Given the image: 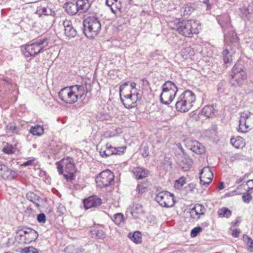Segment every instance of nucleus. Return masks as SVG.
Listing matches in <instances>:
<instances>
[{
  "mask_svg": "<svg viewBox=\"0 0 253 253\" xmlns=\"http://www.w3.org/2000/svg\"><path fill=\"white\" fill-rule=\"evenodd\" d=\"M172 28L179 34L186 37H191L193 34L199 32V25L193 20H176Z\"/></svg>",
  "mask_w": 253,
  "mask_h": 253,
  "instance_id": "obj_1",
  "label": "nucleus"
},
{
  "mask_svg": "<svg viewBox=\"0 0 253 253\" xmlns=\"http://www.w3.org/2000/svg\"><path fill=\"white\" fill-rule=\"evenodd\" d=\"M56 165L59 174H63L67 181H71L75 179L76 169L72 158L67 157L62 159L56 162Z\"/></svg>",
  "mask_w": 253,
  "mask_h": 253,
  "instance_id": "obj_2",
  "label": "nucleus"
},
{
  "mask_svg": "<svg viewBox=\"0 0 253 253\" xmlns=\"http://www.w3.org/2000/svg\"><path fill=\"white\" fill-rule=\"evenodd\" d=\"M195 100V94L190 90H186L178 97L175 108L177 111L187 112L192 108Z\"/></svg>",
  "mask_w": 253,
  "mask_h": 253,
  "instance_id": "obj_3",
  "label": "nucleus"
},
{
  "mask_svg": "<svg viewBox=\"0 0 253 253\" xmlns=\"http://www.w3.org/2000/svg\"><path fill=\"white\" fill-rule=\"evenodd\" d=\"M48 44V40L47 38H41L31 44L25 45L22 49V52L26 57H34L42 52Z\"/></svg>",
  "mask_w": 253,
  "mask_h": 253,
  "instance_id": "obj_4",
  "label": "nucleus"
},
{
  "mask_svg": "<svg viewBox=\"0 0 253 253\" xmlns=\"http://www.w3.org/2000/svg\"><path fill=\"white\" fill-rule=\"evenodd\" d=\"M84 34L88 38H93L98 35L101 24L99 18L96 16L86 17L84 21Z\"/></svg>",
  "mask_w": 253,
  "mask_h": 253,
  "instance_id": "obj_5",
  "label": "nucleus"
},
{
  "mask_svg": "<svg viewBox=\"0 0 253 253\" xmlns=\"http://www.w3.org/2000/svg\"><path fill=\"white\" fill-rule=\"evenodd\" d=\"M218 21L224 33L225 42H230L232 43H237L238 38L236 33L231 29L229 16L228 15H223L218 18Z\"/></svg>",
  "mask_w": 253,
  "mask_h": 253,
  "instance_id": "obj_6",
  "label": "nucleus"
},
{
  "mask_svg": "<svg viewBox=\"0 0 253 253\" xmlns=\"http://www.w3.org/2000/svg\"><path fill=\"white\" fill-rule=\"evenodd\" d=\"M178 91V88L174 83L168 81L162 86V91L160 95L161 102L166 105H169L175 98Z\"/></svg>",
  "mask_w": 253,
  "mask_h": 253,
  "instance_id": "obj_7",
  "label": "nucleus"
},
{
  "mask_svg": "<svg viewBox=\"0 0 253 253\" xmlns=\"http://www.w3.org/2000/svg\"><path fill=\"white\" fill-rule=\"evenodd\" d=\"M155 199L162 207H171L175 204L173 194L168 191L159 193L156 196Z\"/></svg>",
  "mask_w": 253,
  "mask_h": 253,
  "instance_id": "obj_8",
  "label": "nucleus"
},
{
  "mask_svg": "<svg viewBox=\"0 0 253 253\" xmlns=\"http://www.w3.org/2000/svg\"><path fill=\"white\" fill-rule=\"evenodd\" d=\"M114 179V173L107 169L101 172L96 177V182L97 186L103 188L110 185Z\"/></svg>",
  "mask_w": 253,
  "mask_h": 253,
  "instance_id": "obj_9",
  "label": "nucleus"
},
{
  "mask_svg": "<svg viewBox=\"0 0 253 253\" xmlns=\"http://www.w3.org/2000/svg\"><path fill=\"white\" fill-rule=\"evenodd\" d=\"M231 77V83L233 85H239L246 79V73L239 65L235 64L232 68Z\"/></svg>",
  "mask_w": 253,
  "mask_h": 253,
  "instance_id": "obj_10",
  "label": "nucleus"
},
{
  "mask_svg": "<svg viewBox=\"0 0 253 253\" xmlns=\"http://www.w3.org/2000/svg\"><path fill=\"white\" fill-rule=\"evenodd\" d=\"M126 149V146L114 147L111 144L107 143L106 150L101 149L99 153L102 157H108L113 155H122L124 154Z\"/></svg>",
  "mask_w": 253,
  "mask_h": 253,
  "instance_id": "obj_11",
  "label": "nucleus"
},
{
  "mask_svg": "<svg viewBox=\"0 0 253 253\" xmlns=\"http://www.w3.org/2000/svg\"><path fill=\"white\" fill-rule=\"evenodd\" d=\"M138 93L136 95L132 94L131 92L129 93H124L123 95H120L121 102L124 106L127 109L132 108L136 106V102L138 99Z\"/></svg>",
  "mask_w": 253,
  "mask_h": 253,
  "instance_id": "obj_12",
  "label": "nucleus"
},
{
  "mask_svg": "<svg viewBox=\"0 0 253 253\" xmlns=\"http://www.w3.org/2000/svg\"><path fill=\"white\" fill-rule=\"evenodd\" d=\"M178 149L180 152L177 155V159L180 162L184 171H188L192 165V160L184 152L183 148L180 145Z\"/></svg>",
  "mask_w": 253,
  "mask_h": 253,
  "instance_id": "obj_13",
  "label": "nucleus"
},
{
  "mask_svg": "<svg viewBox=\"0 0 253 253\" xmlns=\"http://www.w3.org/2000/svg\"><path fill=\"white\" fill-rule=\"evenodd\" d=\"M58 96L62 101L67 104H73L76 102L70 86L61 89L58 93Z\"/></svg>",
  "mask_w": 253,
  "mask_h": 253,
  "instance_id": "obj_14",
  "label": "nucleus"
},
{
  "mask_svg": "<svg viewBox=\"0 0 253 253\" xmlns=\"http://www.w3.org/2000/svg\"><path fill=\"white\" fill-rule=\"evenodd\" d=\"M18 175L17 172L11 169L7 166L0 162V176L3 179L11 180L15 178Z\"/></svg>",
  "mask_w": 253,
  "mask_h": 253,
  "instance_id": "obj_15",
  "label": "nucleus"
},
{
  "mask_svg": "<svg viewBox=\"0 0 253 253\" xmlns=\"http://www.w3.org/2000/svg\"><path fill=\"white\" fill-rule=\"evenodd\" d=\"M200 182L203 185H209L211 181L213 174L209 167H204L200 171Z\"/></svg>",
  "mask_w": 253,
  "mask_h": 253,
  "instance_id": "obj_16",
  "label": "nucleus"
},
{
  "mask_svg": "<svg viewBox=\"0 0 253 253\" xmlns=\"http://www.w3.org/2000/svg\"><path fill=\"white\" fill-rule=\"evenodd\" d=\"M206 211L205 207L201 204H196L190 211V217L194 220L199 219Z\"/></svg>",
  "mask_w": 253,
  "mask_h": 253,
  "instance_id": "obj_17",
  "label": "nucleus"
},
{
  "mask_svg": "<svg viewBox=\"0 0 253 253\" xmlns=\"http://www.w3.org/2000/svg\"><path fill=\"white\" fill-rule=\"evenodd\" d=\"M62 24L64 28V35L66 37L71 39L76 37L77 32L70 20L66 19L63 21Z\"/></svg>",
  "mask_w": 253,
  "mask_h": 253,
  "instance_id": "obj_18",
  "label": "nucleus"
},
{
  "mask_svg": "<svg viewBox=\"0 0 253 253\" xmlns=\"http://www.w3.org/2000/svg\"><path fill=\"white\" fill-rule=\"evenodd\" d=\"M84 204V208L89 209L99 206L102 204V200L96 196H92L85 199Z\"/></svg>",
  "mask_w": 253,
  "mask_h": 253,
  "instance_id": "obj_19",
  "label": "nucleus"
},
{
  "mask_svg": "<svg viewBox=\"0 0 253 253\" xmlns=\"http://www.w3.org/2000/svg\"><path fill=\"white\" fill-rule=\"evenodd\" d=\"M36 14L38 15L40 17H42L43 16H55L56 14L54 11L52 10L48 6L43 5L37 7Z\"/></svg>",
  "mask_w": 253,
  "mask_h": 253,
  "instance_id": "obj_20",
  "label": "nucleus"
},
{
  "mask_svg": "<svg viewBox=\"0 0 253 253\" xmlns=\"http://www.w3.org/2000/svg\"><path fill=\"white\" fill-rule=\"evenodd\" d=\"M70 87L76 102L84 95L85 93L84 86L83 85H75L71 86Z\"/></svg>",
  "mask_w": 253,
  "mask_h": 253,
  "instance_id": "obj_21",
  "label": "nucleus"
},
{
  "mask_svg": "<svg viewBox=\"0 0 253 253\" xmlns=\"http://www.w3.org/2000/svg\"><path fill=\"white\" fill-rule=\"evenodd\" d=\"M132 172L136 179L145 178L149 173L148 170L141 167L134 168L132 170Z\"/></svg>",
  "mask_w": 253,
  "mask_h": 253,
  "instance_id": "obj_22",
  "label": "nucleus"
},
{
  "mask_svg": "<svg viewBox=\"0 0 253 253\" xmlns=\"http://www.w3.org/2000/svg\"><path fill=\"white\" fill-rule=\"evenodd\" d=\"M64 8L66 12L71 15H75L78 12H80V9L75 0L66 2L64 5Z\"/></svg>",
  "mask_w": 253,
  "mask_h": 253,
  "instance_id": "obj_23",
  "label": "nucleus"
},
{
  "mask_svg": "<svg viewBox=\"0 0 253 253\" xmlns=\"http://www.w3.org/2000/svg\"><path fill=\"white\" fill-rule=\"evenodd\" d=\"M197 154H202L205 151V147L198 141H192L189 148Z\"/></svg>",
  "mask_w": 253,
  "mask_h": 253,
  "instance_id": "obj_24",
  "label": "nucleus"
},
{
  "mask_svg": "<svg viewBox=\"0 0 253 253\" xmlns=\"http://www.w3.org/2000/svg\"><path fill=\"white\" fill-rule=\"evenodd\" d=\"M28 230L29 232L24 238V242L26 244H29L32 242L35 241L39 236L38 233L35 230L31 228L30 230Z\"/></svg>",
  "mask_w": 253,
  "mask_h": 253,
  "instance_id": "obj_25",
  "label": "nucleus"
},
{
  "mask_svg": "<svg viewBox=\"0 0 253 253\" xmlns=\"http://www.w3.org/2000/svg\"><path fill=\"white\" fill-rule=\"evenodd\" d=\"M230 143L237 149L243 148L246 145L245 140L240 136L231 138L230 139Z\"/></svg>",
  "mask_w": 253,
  "mask_h": 253,
  "instance_id": "obj_26",
  "label": "nucleus"
},
{
  "mask_svg": "<svg viewBox=\"0 0 253 253\" xmlns=\"http://www.w3.org/2000/svg\"><path fill=\"white\" fill-rule=\"evenodd\" d=\"M91 0H76V3L80 9V12L82 13L88 10L90 6Z\"/></svg>",
  "mask_w": 253,
  "mask_h": 253,
  "instance_id": "obj_27",
  "label": "nucleus"
},
{
  "mask_svg": "<svg viewBox=\"0 0 253 253\" xmlns=\"http://www.w3.org/2000/svg\"><path fill=\"white\" fill-rule=\"evenodd\" d=\"M18 143H15L14 146L12 144L6 143V145L2 148V152L8 155H11L14 154L16 151H18Z\"/></svg>",
  "mask_w": 253,
  "mask_h": 253,
  "instance_id": "obj_28",
  "label": "nucleus"
},
{
  "mask_svg": "<svg viewBox=\"0 0 253 253\" xmlns=\"http://www.w3.org/2000/svg\"><path fill=\"white\" fill-rule=\"evenodd\" d=\"M26 198L28 200L32 202L36 207H40V205L39 202L41 200V198L39 196L33 192H29L26 194Z\"/></svg>",
  "mask_w": 253,
  "mask_h": 253,
  "instance_id": "obj_29",
  "label": "nucleus"
},
{
  "mask_svg": "<svg viewBox=\"0 0 253 253\" xmlns=\"http://www.w3.org/2000/svg\"><path fill=\"white\" fill-rule=\"evenodd\" d=\"M29 132L35 136H40L44 133L43 126L40 125H35L31 127Z\"/></svg>",
  "mask_w": 253,
  "mask_h": 253,
  "instance_id": "obj_30",
  "label": "nucleus"
},
{
  "mask_svg": "<svg viewBox=\"0 0 253 253\" xmlns=\"http://www.w3.org/2000/svg\"><path fill=\"white\" fill-rule=\"evenodd\" d=\"M181 54L184 59H186L194 55V51L190 46L185 47L181 49Z\"/></svg>",
  "mask_w": 253,
  "mask_h": 253,
  "instance_id": "obj_31",
  "label": "nucleus"
},
{
  "mask_svg": "<svg viewBox=\"0 0 253 253\" xmlns=\"http://www.w3.org/2000/svg\"><path fill=\"white\" fill-rule=\"evenodd\" d=\"M243 240L248 247V250L251 253H253V240L248 235L244 234Z\"/></svg>",
  "mask_w": 253,
  "mask_h": 253,
  "instance_id": "obj_32",
  "label": "nucleus"
},
{
  "mask_svg": "<svg viewBox=\"0 0 253 253\" xmlns=\"http://www.w3.org/2000/svg\"><path fill=\"white\" fill-rule=\"evenodd\" d=\"M214 113V108L212 106H205L202 110V114L207 118L211 117Z\"/></svg>",
  "mask_w": 253,
  "mask_h": 253,
  "instance_id": "obj_33",
  "label": "nucleus"
},
{
  "mask_svg": "<svg viewBox=\"0 0 253 253\" xmlns=\"http://www.w3.org/2000/svg\"><path fill=\"white\" fill-rule=\"evenodd\" d=\"M217 214L219 217L229 218L232 214V211L227 208H222L217 211Z\"/></svg>",
  "mask_w": 253,
  "mask_h": 253,
  "instance_id": "obj_34",
  "label": "nucleus"
},
{
  "mask_svg": "<svg viewBox=\"0 0 253 253\" xmlns=\"http://www.w3.org/2000/svg\"><path fill=\"white\" fill-rule=\"evenodd\" d=\"M128 238L133 242L138 244L141 242L142 238L139 232L136 231L133 234L130 233L128 235Z\"/></svg>",
  "mask_w": 253,
  "mask_h": 253,
  "instance_id": "obj_35",
  "label": "nucleus"
},
{
  "mask_svg": "<svg viewBox=\"0 0 253 253\" xmlns=\"http://www.w3.org/2000/svg\"><path fill=\"white\" fill-rule=\"evenodd\" d=\"M92 234L97 239H104L106 237L105 233L102 229L96 228L92 231Z\"/></svg>",
  "mask_w": 253,
  "mask_h": 253,
  "instance_id": "obj_36",
  "label": "nucleus"
},
{
  "mask_svg": "<svg viewBox=\"0 0 253 253\" xmlns=\"http://www.w3.org/2000/svg\"><path fill=\"white\" fill-rule=\"evenodd\" d=\"M5 129L7 132H11L16 134H20V128L13 124H10L7 125L5 127Z\"/></svg>",
  "mask_w": 253,
  "mask_h": 253,
  "instance_id": "obj_37",
  "label": "nucleus"
},
{
  "mask_svg": "<svg viewBox=\"0 0 253 253\" xmlns=\"http://www.w3.org/2000/svg\"><path fill=\"white\" fill-rule=\"evenodd\" d=\"M112 219L117 225H119L124 222V215L122 213H117L114 215Z\"/></svg>",
  "mask_w": 253,
  "mask_h": 253,
  "instance_id": "obj_38",
  "label": "nucleus"
},
{
  "mask_svg": "<svg viewBox=\"0 0 253 253\" xmlns=\"http://www.w3.org/2000/svg\"><path fill=\"white\" fill-rule=\"evenodd\" d=\"M132 213H141L143 212V209L142 206L138 203H135L133 204L132 208Z\"/></svg>",
  "mask_w": 253,
  "mask_h": 253,
  "instance_id": "obj_39",
  "label": "nucleus"
},
{
  "mask_svg": "<svg viewBox=\"0 0 253 253\" xmlns=\"http://www.w3.org/2000/svg\"><path fill=\"white\" fill-rule=\"evenodd\" d=\"M185 183L186 178L184 176H181L175 181L174 187L176 189H180Z\"/></svg>",
  "mask_w": 253,
  "mask_h": 253,
  "instance_id": "obj_40",
  "label": "nucleus"
},
{
  "mask_svg": "<svg viewBox=\"0 0 253 253\" xmlns=\"http://www.w3.org/2000/svg\"><path fill=\"white\" fill-rule=\"evenodd\" d=\"M250 126L247 124L246 121L245 123L239 121L238 131L246 133L248 131Z\"/></svg>",
  "mask_w": 253,
  "mask_h": 253,
  "instance_id": "obj_41",
  "label": "nucleus"
},
{
  "mask_svg": "<svg viewBox=\"0 0 253 253\" xmlns=\"http://www.w3.org/2000/svg\"><path fill=\"white\" fill-rule=\"evenodd\" d=\"M21 253H39L38 250L32 247H26L21 249Z\"/></svg>",
  "mask_w": 253,
  "mask_h": 253,
  "instance_id": "obj_42",
  "label": "nucleus"
},
{
  "mask_svg": "<svg viewBox=\"0 0 253 253\" xmlns=\"http://www.w3.org/2000/svg\"><path fill=\"white\" fill-rule=\"evenodd\" d=\"M136 190L138 194H142L147 190V186L145 183H139L138 184Z\"/></svg>",
  "mask_w": 253,
  "mask_h": 253,
  "instance_id": "obj_43",
  "label": "nucleus"
},
{
  "mask_svg": "<svg viewBox=\"0 0 253 253\" xmlns=\"http://www.w3.org/2000/svg\"><path fill=\"white\" fill-rule=\"evenodd\" d=\"M223 61L224 63L227 64L231 63L232 61V58L229 55V52L228 49H225L223 52Z\"/></svg>",
  "mask_w": 253,
  "mask_h": 253,
  "instance_id": "obj_44",
  "label": "nucleus"
},
{
  "mask_svg": "<svg viewBox=\"0 0 253 253\" xmlns=\"http://www.w3.org/2000/svg\"><path fill=\"white\" fill-rule=\"evenodd\" d=\"M118 1V0H106V5L110 7L111 10V11L114 14H117V12L116 10L114 9L113 6H114V4L116 3Z\"/></svg>",
  "mask_w": 253,
  "mask_h": 253,
  "instance_id": "obj_45",
  "label": "nucleus"
},
{
  "mask_svg": "<svg viewBox=\"0 0 253 253\" xmlns=\"http://www.w3.org/2000/svg\"><path fill=\"white\" fill-rule=\"evenodd\" d=\"M202 231V228L200 226H197L194 228L191 231L190 236L192 238L196 237L198 234Z\"/></svg>",
  "mask_w": 253,
  "mask_h": 253,
  "instance_id": "obj_46",
  "label": "nucleus"
},
{
  "mask_svg": "<svg viewBox=\"0 0 253 253\" xmlns=\"http://www.w3.org/2000/svg\"><path fill=\"white\" fill-rule=\"evenodd\" d=\"M114 6H116V10L117 12V14H115L118 16H120L122 13V4L121 1L118 0L114 4Z\"/></svg>",
  "mask_w": 253,
  "mask_h": 253,
  "instance_id": "obj_47",
  "label": "nucleus"
},
{
  "mask_svg": "<svg viewBox=\"0 0 253 253\" xmlns=\"http://www.w3.org/2000/svg\"><path fill=\"white\" fill-rule=\"evenodd\" d=\"M242 200L245 203H249L252 200V196L250 193H244L242 196Z\"/></svg>",
  "mask_w": 253,
  "mask_h": 253,
  "instance_id": "obj_48",
  "label": "nucleus"
},
{
  "mask_svg": "<svg viewBox=\"0 0 253 253\" xmlns=\"http://www.w3.org/2000/svg\"><path fill=\"white\" fill-rule=\"evenodd\" d=\"M241 15L242 17H246L250 13L248 7H243L240 9Z\"/></svg>",
  "mask_w": 253,
  "mask_h": 253,
  "instance_id": "obj_49",
  "label": "nucleus"
},
{
  "mask_svg": "<svg viewBox=\"0 0 253 253\" xmlns=\"http://www.w3.org/2000/svg\"><path fill=\"white\" fill-rule=\"evenodd\" d=\"M37 220L40 223H45L46 221L45 215L44 213H41L38 215L37 216Z\"/></svg>",
  "mask_w": 253,
  "mask_h": 253,
  "instance_id": "obj_50",
  "label": "nucleus"
},
{
  "mask_svg": "<svg viewBox=\"0 0 253 253\" xmlns=\"http://www.w3.org/2000/svg\"><path fill=\"white\" fill-rule=\"evenodd\" d=\"M250 113L243 112L241 115V118L239 121L245 123V121H246L250 117Z\"/></svg>",
  "mask_w": 253,
  "mask_h": 253,
  "instance_id": "obj_51",
  "label": "nucleus"
},
{
  "mask_svg": "<svg viewBox=\"0 0 253 253\" xmlns=\"http://www.w3.org/2000/svg\"><path fill=\"white\" fill-rule=\"evenodd\" d=\"M35 161V159L32 158L29 160H28L27 161L23 163L21 166L22 167H27L29 166H32L34 165Z\"/></svg>",
  "mask_w": 253,
  "mask_h": 253,
  "instance_id": "obj_52",
  "label": "nucleus"
},
{
  "mask_svg": "<svg viewBox=\"0 0 253 253\" xmlns=\"http://www.w3.org/2000/svg\"><path fill=\"white\" fill-rule=\"evenodd\" d=\"M30 228H23L21 230H19V231L21 232V233L19 234V235L20 237H24V238H25V236L28 234V232H29L28 230H30Z\"/></svg>",
  "mask_w": 253,
  "mask_h": 253,
  "instance_id": "obj_53",
  "label": "nucleus"
},
{
  "mask_svg": "<svg viewBox=\"0 0 253 253\" xmlns=\"http://www.w3.org/2000/svg\"><path fill=\"white\" fill-rule=\"evenodd\" d=\"M108 117H109V116L107 114L102 115L101 113H99L97 115V118L100 121H103V120H106V119H107V118Z\"/></svg>",
  "mask_w": 253,
  "mask_h": 253,
  "instance_id": "obj_54",
  "label": "nucleus"
},
{
  "mask_svg": "<svg viewBox=\"0 0 253 253\" xmlns=\"http://www.w3.org/2000/svg\"><path fill=\"white\" fill-rule=\"evenodd\" d=\"M129 82H126L124 83L122 85H121L120 87V95H123L125 92H124V90L126 86L128 85Z\"/></svg>",
  "mask_w": 253,
  "mask_h": 253,
  "instance_id": "obj_55",
  "label": "nucleus"
},
{
  "mask_svg": "<svg viewBox=\"0 0 253 253\" xmlns=\"http://www.w3.org/2000/svg\"><path fill=\"white\" fill-rule=\"evenodd\" d=\"M240 233V230L238 229H235L233 230L232 235L234 237L237 238L239 237Z\"/></svg>",
  "mask_w": 253,
  "mask_h": 253,
  "instance_id": "obj_56",
  "label": "nucleus"
},
{
  "mask_svg": "<svg viewBox=\"0 0 253 253\" xmlns=\"http://www.w3.org/2000/svg\"><path fill=\"white\" fill-rule=\"evenodd\" d=\"M6 84H10V82L5 79H0V84L4 85Z\"/></svg>",
  "mask_w": 253,
  "mask_h": 253,
  "instance_id": "obj_57",
  "label": "nucleus"
},
{
  "mask_svg": "<svg viewBox=\"0 0 253 253\" xmlns=\"http://www.w3.org/2000/svg\"><path fill=\"white\" fill-rule=\"evenodd\" d=\"M149 151L146 148H144L143 152L142 154V156L144 158L147 157L149 155Z\"/></svg>",
  "mask_w": 253,
  "mask_h": 253,
  "instance_id": "obj_58",
  "label": "nucleus"
},
{
  "mask_svg": "<svg viewBox=\"0 0 253 253\" xmlns=\"http://www.w3.org/2000/svg\"><path fill=\"white\" fill-rule=\"evenodd\" d=\"M247 185L250 187V189H253V179L248 180Z\"/></svg>",
  "mask_w": 253,
  "mask_h": 253,
  "instance_id": "obj_59",
  "label": "nucleus"
},
{
  "mask_svg": "<svg viewBox=\"0 0 253 253\" xmlns=\"http://www.w3.org/2000/svg\"><path fill=\"white\" fill-rule=\"evenodd\" d=\"M184 15H188L190 13V8L188 6H185L184 7Z\"/></svg>",
  "mask_w": 253,
  "mask_h": 253,
  "instance_id": "obj_60",
  "label": "nucleus"
},
{
  "mask_svg": "<svg viewBox=\"0 0 253 253\" xmlns=\"http://www.w3.org/2000/svg\"><path fill=\"white\" fill-rule=\"evenodd\" d=\"M218 188L219 190L223 189L224 188V182H220L218 186Z\"/></svg>",
  "mask_w": 253,
  "mask_h": 253,
  "instance_id": "obj_61",
  "label": "nucleus"
},
{
  "mask_svg": "<svg viewBox=\"0 0 253 253\" xmlns=\"http://www.w3.org/2000/svg\"><path fill=\"white\" fill-rule=\"evenodd\" d=\"M241 219L240 217H237L236 219V221L234 223V225H238V224L240 223Z\"/></svg>",
  "mask_w": 253,
  "mask_h": 253,
  "instance_id": "obj_62",
  "label": "nucleus"
},
{
  "mask_svg": "<svg viewBox=\"0 0 253 253\" xmlns=\"http://www.w3.org/2000/svg\"><path fill=\"white\" fill-rule=\"evenodd\" d=\"M246 174H245L243 177H240L237 181V183H240L241 182L243 181V180L244 179V178L246 177Z\"/></svg>",
  "mask_w": 253,
  "mask_h": 253,
  "instance_id": "obj_63",
  "label": "nucleus"
},
{
  "mask_svg": "<svg viewBox=\"0 0 253 253\" xmlns=\"http://www.w3.org/2000/svg\"><path fill=\"white\" fill-rule=\"evenodd\" d=\"M130 87L132 89H134L135 88L136 84L134 82H132L130 84Z\"/></svg>",
  "mask_w": 253,
  "mask_h": 253,
  "instance_id": "obj_64",
  "label": "nucleus"
}]
</instances>
